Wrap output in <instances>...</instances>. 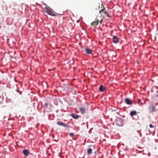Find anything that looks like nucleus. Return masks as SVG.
<instances>
[{"label":"nucleus","instance_id":"1","mask_svg":"<svg viewBox=\"0 0 158 158\" xmlns=\"http://www.w3.org/2000/svg\"><path fill=\"white\" fill-rule=\"evenodd\" d=\"M44 4L46 6L44 8V10H45L47 14L48 15L53 16H57V15H62V14H56L53 9L50 7L47 6L46 4L44 3Z\"/></svg>","mask_w":158,"mask_h":158},{"label":"nucleus","instance_id":"2","mask_svg":"<svg viewBox=\"0 0 158 158\" xmlns=\"http://www.w3.org/2000/svg\"><path fill=\"white\" fill-rule=\"evenodd\" d=\"M115 123L117 126H122L123 125V121L121 118H117L116 119Z\"/></svg>","mask_w":158,"mask_h":158},{"label":"nucleus","instance_id":"3","mask_svg":"<svg viewBox=\"0 0 158 158\" xmlns=\"http://www.w3.org/2000/svg\"><path fill=\"white\" fill-rule=\"evenodd\" d=\"M99 22V20L98 17L97 18L95 19V21H93L91 23V26H94V27H96Z\"/></svg>","mask_w":158,"mask_h":158},{"label":"nucleus","instance_id":"4","mask_svg":"<svg viewBox=\"0 0 158 158\" xmlns=\"http://www.w3.org/2000/svg\"><path fill=\"white\" fill-rule=\"evenodd\" d=\"M105 8L103 7V8L101 10H99V13L100 14H101V15H102V13H104V14L106 16L110 17V16L109 15V13L108 12L106 11H104Z\"/></svg>","mask_w":158,"mask_h":158},{"label":"nucleus","instance_id":"5","mask_svg":"<svg viewBox=\"0 0 158 158\" xmlns=\"http://www.w3.org/2000/svg\"><path fill=\"white\" fill-rule=\"evenodd\" d=\"M58 125L66 127H69V126L68 125L66 124L63 123L62 122H58L57 123Z\"/></svg>","mask_w":158,"mask_h":158},{"label":"nucleus","instance_id":"6","mask_svg":"<svg viewBox=\"0 0 158 158\" xmlns=\"http://www.w3.org/2000/svg\"><path fill=\"white\" fill-rule=\"evenodd\" d=\"M149 111L150 113H152L155 111V107L152 105H150L148 107Z\"/></svg>","mask_w":158,"mask_h":158},{"label":"nucleus","instance_id":"7","mask_svg":"<svg viewBox=\"0 0 158 158\" xmlns=\"http://www.w3.org/2000/svg\"><path fill=\"white\" fill-rule=\"evenodd\" d=\"M113 42L114 43H117L118 41V38L116 36H114L113 37Z\"/></svg>","mask_w":158,"mask_h":158},{"label":"nucleus","instance_id":"8","mask_svg":"<svg viewBox=\"0 0 158 158\" xmlns=\"http://www.w3.org/2000/svg\"><path fill=\"white\" fill-rule=\"evenodd\" d=\"M23 153L25 156H27L29 155V152L26 149H24L23 150Z\"/></svg>","mask_w":158,"mask_h":158},{"label":"nucleus","instance_id":"9","mask_svg":"<svg viewBox=\"0 0 158 158\" xmlns=\"http://www.w3.org/2000/svg\"><path fill=\"white\" fill-rule=\"evenodd\" d=\"M85 51L86 53L88 54H91L92 53V50L90 49L85 48Z\"/></svg>","mask_w":158,"mask_h":158},{"label":"nucleus","instance_id":"10","mask_svg":"<svg viewBox=\"0 0 158 158\" xmlns=\"http://www.w3.org/2000/svg\"><path fill=\"white\" fill-rule=\"evenodd\" d=\"M125 103L128 105H131L132 104V102L128 98H126L125 100Z\"/></svg>","mask_w":158,"mask_h":158},{"label":"nucleus","instance_id":"11","mask_svg":"<svg viewBox=\"0 0 158 158\" xmlns=\"http://www.w3.org/2000/svg\"><path fill=\"white\" fill-rule=\"evenodd\" d=\"M106 90V88L103 85H100L99 88V90L101 92H104Z\"/></svg>","mask_w":158,"mask_h":158},{"label":"nucleus","instance_id":"12","mask_svg":"<svg viewBox=\"0 0 158 158\" xmlns=\"http://www.w3.org/2000/svg\"><path fill=\"white\" fill-rule=\"evenodd\" d=\"M137 113L136 111L133 110L131 112L130 114L131 116H133L134 115H136Z\"/></svg>","mask_w":158,"mask_h":158},{"label":"nucleus","instance_id":"13","mask_svg":"<svg viewBox=\"0 0 158 158\" xmlns=\"http://www.w3.org/2000/svg\"><path fill=\"white\" fill-rule=\"evenodd\" d=\"M71 116L73 118L75 119H77L79 117L78 115L75 114L73 113L71 114Z\"/></svg>","mask_w":158,"mask_h":158},{"label":"nucleus","instance_id":"14","mask_svg":"<svg viewBox=\"0 0 158 158\" xmlns=\"http://www.w3.org/2000/svg\"><path fill=\"white\" fill-rule=\"evenodd\" d=\"M80 110L82 114H84L85 112V109L83 107L80 108Z\"/></svg>","mask_w":158,"mask_h":158},{"label":"nucleus","instance_id":"15","mask_svg":"<svg viewBox=\"0 0 158 158\" xmlns=\"http://www.w3.org/2000/svg\"><path fill=\"white\" fill-rule=\"evenodd\" d=\"M92 150L90 148V149H88L87 151V153H88V155H90V154H91L92 153Z\"/></svg>","mask_w":158,"mask_h":158},{"label":"nucleus","instance_id":"16","mask_svg":"<svg viewBox=\"0 0 158 158\" xmlns=\"http://www.w3.org/2000/svg\"><path fill=\"white\" fill-rule=\"evenodd\" d=\"M99 21H100V24H101L102 23V18L101 19H99Z\"/></svg>","mask_w":158,"mask_h":158},{"label":"nucleus","instance_id":"17","mask_svg":"<svg viewBox=\"0 0 158 158\" xmlns=\"http://www.w3.org/2000/svg\"><path fill=\"white\" fill-rule=\"evenodd\" d=\"M69 135L71 137H72L74 136V135L73 133H70L69 134Z\"/></svg>","mask_w":158,"mask_h":158},{"label":"nucleus","instance_id":"18","mask_svg":"<svg viewBox=\"0 0 158 158\" xmlns=\"http://www.w3.org/2000/svg\"><path fill=\"white\" fill-rule=\"evenodd\" d=\"M149 127H151V128H152L153 127V126L152 124H150L149 125Z\"/></svg>","mask_w":158,"mask_h":158},{"label":"nucleus","instance_id":"19","mask_svg":"<svg viewBox=\"0 0 158 158\" xmlns=\"http://www.w3.org/2000/svg\"><path fill=\"white\" fill-rule=\"evenodd\" d=\"M141 101L139 99L138 100V103H139Z\"/></svg>","mask_w":158,"mask_h":158},{"label":"nucleus","instance_id":"20","mask_svg":"<svg viewBox=\"0 0 158 158\" xmlns=\"http://www.w3.org/2000/svg\"><path fill=\"white\" fill-rule=\"evenodd\" d=\"M44 106H46V107H47L48 106V104L47 103H45L44 104Z\"/></svg>","mask_w":158,"mask_h":158},{"label":"nucleus","instance_id":"21","mask_svg":"<svg viewBox=\"0 0 158 158\" xmlns=\"http://www.w3.org/2000/svg\"><path fill=\"white\" fill-rule=\"evenodd\" d=\"M156 96H157V97H158V95H156Z\"/></svg>","mask_w":158,"mask_h":158}]
</instances>
